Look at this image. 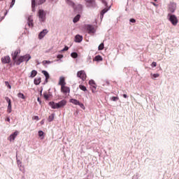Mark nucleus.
Here are the masks:
<instances>
[{"mask_svg": "<svg viewBox=\"0 0 179 179\" xmlns=\"http://www.w3.org/2000/svg\"><path fill=\"white\" fill-rule=\"evenodd\" d=\"M49 106L52 108L53 110L58 109V108H62V107H65L66 106V100L63 99L58 103H55L54 101H50L49 103Z\"/></svg>", "mask_w": 179, "mask_h": 179, "instance_id": "nucleus-1", "label": "nucleus"}, {"mask_svg": "<svg viewBox=\"0 0 179 179\" xmlns=\"http://www.w3.org/2000/svg\"><path fill=\"white\" fill-rule=\"evenodd\" d=\"M77 78H80V79H81L83 82H85V80H86V79L87 78V75L86 74V71H85L84 70L78 71Z\"/></svg>", "mask_w": 179, "mask_h": 179, "instance_id": "nucleus-2", "label": "nucleus"}, {"mask_svg": "<svg viewBox=\"0 0 179 179\" xmlns=\"http://www.w3.org/2000/svg\"><path fill=\"white\" fill-rule=\"evenodd\" d=\"M87 8H96L97 4L94 0H85Z\"/></svg>", "mask_w": 179, "mask_h": 179, "instance_id": "nucleus-3", "label": "nucleus"}, {"mask_svg": "<svg viewBox=\"0 0 179 179\" xmlns=\"http://www.w3.org/2000/svg\"><path fill=\"white\" fill-rule=\"evenodd\" d=\"M168 16H169V21L173 26H177V23H178V19H177V17L175 15L169 14Z\"/></svg>", "mask_w": 179, "mask_h": 179, "instance_id": "nucleus-4", "label": "nucleus"}, {"mask_svg": "<svg viewBox=\"0 0 179 179\" xmlns=\"http://www.w3.org/2000/svg\"><path fill=\"white\" fill-rule=\"evenodd\" d=\"M70 103H72V104H74L75 106H79L80 108H83V110H85V105L82 103H80L79 101L75 99H70Z\"/></svg>", "mask_w": 179, "mask_h": 179, "instance_id": "nucleus-5", "label": "nucleus"}, {"mask_svg": "<svg viewBox=\"0 0 179 179\" xmlns=\"http://www.w3.org/2000/svg\"><path fill=\"white\" fill-rule=\"evenodd\" d=\"M61 92L63 93V94H68V93L71 92V89L69 87H67L66 85H63L61 87Z\"/></svg>", "mask_w": 179, "mask_h": 179, "instance_id": "nucleus-6", "label": "nucleus"}, {"mask_svg": "<svg viewBox=\"0 0 179 179\" xmlns=\"http://www.w3.org/2000/svg\"><path fill=\"white\" fill-rule=\"evenodd\" d=\"M176 8H177V4H176L175 3H170V4L169 5V10L171 13H174Z\"/></svg>", "mask_w": 179, "mask_h": 179, "instance_id": "nucleus-7", "label": "nucleus"}, {"mask_svg": "<svg viewBox=\"0 0 179 179\" xmlns=\"http://www.w3.org/2000/svg\"><path fill=\"white\" fill-rule=\"evenodd\" d=\"M38 17L41 19V22H44L45 20V13L43 10H38Z\"/></svg>", "mask_w": 179, "mask_h": 179, "instance_id": "nucleus-8", "label": "nucleus"}, {"mask_svg": "<svg viewBox=\"0 0 179 179\" xmlns=\"http://www.w3.org/2000/svg\"><path fill=\"white\" fill-rule=\"evenodd\" d=\"M86 29L90 34L96 33V29H94V27L92 25H87Z\"/></svg>", "mask_w": 179, "mask_h": 179, "instance_id": "nucleus-9", "label": "nucleus"}, {"mask_svg": "<svg viewBox=\"0 0 179 179\" xmlns=\"http://www.w3.org/2000/svg\"><path fill=\"white\" fill-rule=\"evenodd\" d=\"M19 54H20V49L16 50L13 53L11 54L13 61H15Z\"/></svg>", "mask_w": 179, "mask_h": 179, "instance_id": "nucleus-10", "label": "nucleus"}, {"mask_svg": "<svg viewBox=\"0 0 179 179\" xmlns=\"http://www.w3.org/2000/svg\"><path fill=\"white\" fill-rule=\"evenodd\" d=\"M18 135H19V131H15L13 134H10V136L8 138V140L10 141V142H12L15 141V139L16 138V136H17Z\"/></svg>", "mask_w": 179, "mask_h": 179, "instance_id": "nucleus-11", "label": "nucleus"}, {"mask_svg": "<svg viewBox=\"0 0 179 179\" xmlns=\"http://www.w3.org/2000/svg\"><path fill=\"white\" fill-rule=\"evenodd\" d=\"M2 64H9L10 62V57L5 56L1 58Z\"/></svg>", "mask_w": 179, "mask_h": 179, "instance_id": "nucleus-12", "label": "nucleus"}, {"mask_svg": "<svg viewBox=\"0 0 179 179\" xmlns=\"http://www.w3.org/2000/svg\"><path fill=\"white\" fill-rule=\"evenodd\" d=\"M48 33V31L47 29H43L42 31L40 32L38 34V38L41 40V38H44L45 36V34Z\"/></svg>", "mask_w": 179, "mask_h": 179, "instance_id": "nucleus-13", "label": "nucleus"}, {"mask_svg": "<svg viewBox=\"0 0 179 179\" xmlns=\"http://www.w3.org/2000/svg\"><path fill=\"white\" fill-rule=\"evenodd\" d=\"M14 62L17 65H20L22 62H24L23 60V56H20L17 59H15V60H14Z\"/></svg>", "mask_w": 179, "mask_h": 179, "instance_id": "nucleus-14", "label": "nucleus"}, {"mask_svg": "<svg viewBox=\"0 0 179 179\" xmlns=\"http://www.w3.org/2000/svg\"><path fill=\"white\" fill-rule=\"evenodd\" d=\"M22 59H23L24 62H29V61H30V59H31V56H30V55H29V54H27V55L22 56Z\"/></svg>", "mask_w": 179, "mask_h": 179, "instance_id": "nucleus-15", "label": "nucleus"}, {"mask_svg": "<svg viewBox=\"0 0 179 179\" xmlns=\"http://www.w3.org/2000/svg\"><path fill=\"white\" fill-rule=\"evenodd\" d=\"M59 86H61V87H62V86H65V85H66V83H65V78L61 77L59 78Z\"/></svg>", "mask_w": 179, "mask_h": 179, "instance_id": "nucleus-16", "label": "nucleus"}, {"mask_svg": "<svg viewBox=\"0 0 179 179\" xmlns=\"http://www.w3.org/2000/svg\"><path fill=\"white\" fill-rule=\"evenodd\" d=\"M82 40H83V36H82L80 35H76L75 36L76 43H81Z\"/></svg>", "mask_w": 179, "mask_h": 179, "instance_id": "nucleus-17", "label": "nucleus"}, {"mask_svg": "<svg viewBox=\"0 0 179 179\" xmlns=\"http://www.w3.org/2000/svg\"><path fill=\"white\" fill-rule=\"evenodd\" d=\"M42 73L44 74L45 77V82L46 83H48V80L50 79V74L46 71H42Z\"/></svg>", "mask_w": 179, "mask_h": 179, "instance_id": "nucleus-18", "label": "nucleus"}, {"mask_svg": "<svg viewBox=\"0 0 179 179\" xmlns=\"http://www.w3.org/2000/svg\"><path fill=\"white\" fill-rule=\"evenodd\" d=\"M107 12H108V8H104L101 11V19H103V17H104V14L107 13Z\"/></svg>", "mask_w": 179, "mask_h": 179, "instance_id": "nucleus-19", "label": "nucleus"}, {"mask_svg": "<svg viewBox=\"0 0 179 179\" xmlns=\"http://www.w3.org/2000/svg\"><path fill=\"white\" fill-rule=\"evenodd\" d=\"M28 26L29 27H33L34 24H33V19L31 18V17H28Z\"/></svg>", "mask_w": 179, "mask_h": 179, "instance_id": "nucleus-20", "label": "nucleus"}, {"mask_svg": "<svg viewBox=\"0 0 179 179\" xmlns=\"http://www.w3.org/2000/svg\"><path fill=\"white\" fill-rule=\"evenodd\" d=\"M34 85H40L41 83V78L38 77L34 79Z\"/></svg>", "mask_w": 179, "mask_h": 179, "instance_id": "nucleus-21", "label": "nucleus"}, {"mask_svg": "<svg viewBox=\"0 0 179 179\" xmlns=\"http://www.w3.org/2000/svg\"><path fill=\"white\" fill-rule=\"evenodd\" d=\"M90 89L92 92V93H96V89H97V85H96V84L94 85H91Z\"/></svg>", "mask_w": 179, "mask_h": 179, "instance_id": "nucleus-22", "label": "nucleus"}, {"mask_svg": "<svg viewBox=\"0 0 179 179\" xmlns=\"http://www.w3.org/2000/svg\"><path fill=\"white\" fill-rule=\"evenodd\" d=\"M79 19H80V15H77L73 20V23H77V22H79Z\"/></svg>", "mask_w": 179, "mask_h": 179, "instance_id": "nucleus-23", "label": "nucleus"}, {"mask_svg": "<svg viewBox=\"0 0 179 179\" xmlns=\"http://www.w3.org/2000/svg\"><path fill=\"white\" fill-rule=\"evenodd\" d=\"M51 94L47 93V92H44L43 93V97L45 99V100H48V99H50Z\"/></svg>", "mask_w": 179, "mask_h": 179, "instance_id": "nucleus-24", "label": "nucleus"}, {"mask_svg": "<svg viewBox=\"0 0 179 179\" xmlns=\"http://www.w3.org/2000/svg\"><path fill=\"white\" fill-rule=\"evenodd\" d=\"M94 61H97V62H99V61H103V57H101V56H100V55H97V56H96V57H94Z\"/></svg>", "mask_w": 179, "mask_h": 179, "instance_id": "nucleus-25", "label": "nucleus"}, {"mask_svg": "<svg viewBox=\"0 0 179 179\" xmlns=\"http://www.w3.org/2000/svg\"><path fill=\"white\" fill-rule=\"evenodd\" d=\"M79 87L80 90H83V92H87V88L85 85H80Z\"/></svg>", "mask_w": 179, "mask_h": 179, "instance_id": "nucleus-26", "label": "nucleus"}, {"mask_svg": "<svg viewBox=\"0 0 179 179\" xmlns=\"http://www.w3.org/2000/svg\"><path fill=\"white\" fill-rule=\"evenodd\" d=\"M54 117H55V115L54 114H51L49 117L48 120L49 121V122H51L52 121H54Z\"/></svg>", "mask_w": 179, "mask_h": 179, "instance_id": "nucleus-27", "label": "nucleus"}, {"mask_svg": "<svg viewBox=\"0 0 179 179\" xmlns=\"http://www.w3.org/2000/svg\"><path fill=\"white\" fill-rule=\"evenodd\" d=\"M98 50H99V51H101V50H104V43H101L99 45Z\"/></svg>", "mask_w": 179, "mask_h": 179, "instance_id": "nucleus-28", "label": "nucleus"}, {"mask_svg": "<svg viewBox=\"0 0 179 179\" xmlns=\"http://www.w3.org/2000/svg\"><path fill=\"white\" fill-rule=\"evenodd\" d=\"M36 75H37V71L33 70V71H31L30 78H34Z\"/></svg>", "mask_w": 179, "mask_h": 179, "instance_id": "nucleus-29", "label": "nucleus"}, {"mask_svg": "<svg viewBox=\"0 0 179 179\" xmlns=\"http://www.w3.org/2000/svg\"><path fill=\"white\" fill-rule=\"evenodd\" d=\"M17 97H19L20 99H22L24 100V99H26V97L24 96V94H23V93H18L17 94Z\"/></svg>", "mask_w": 179, "mask_h": 179, "instance_id": "nucleus-30", "label": "nucleus"}, {"mask_svg": "<svg viewBox=\"0 0 179 179\" xmlns=\"http://www.w3.org/2000/svg\"><path fill=\"white\" fill-rule=\"evenodd\" d=\"M5 100L7 101V103H8V106H11L12 105V101H10V99H9V97L6 96L5 97Z\"/></svg>", "mask_w": 179, "mask_h": 179, "instance_id": "nucleus-31", "label": "nucleus"}, {"mask_svg": "<svg viewBox=\"0 0 179 179\" xmlns=\"http://www.w3.org/2000/svg\"><path fill=\"white\" fill-rule=\"evenodd\" d=\"M7 112L8 113V114H10V113H12V105H8V106Z\"/></svg>", "mask_w": 179, "mask_h": 179, "instance_id": "nucleus-32", "label": "nucleus"}, {"mask_svg": "<svg viewBox=\"0 0 179 179\" xmlns=\"http://www.w3.org/2000/svg\"><path fill=\"white\" fill-rule=\"evenodd\" d=\"M36 2L38 3V5H43V3H44V2H45V0H36Z\"/></svg>", "mask_w": 179, "mask_h": 179, "instance_id": "nucleus-33", "label": "nucleus"}, {"mask_svg": "<svg viewBox=\"0 0 179 179\" xmlns=\"http://www.w3.org/2000/svg\"><path fill=\"white\" fill-rule=\"evenodd\" d=\"M71 57H72V58H78V53L76 52H72L71 54Z\"/></svg>", "mask_w": 179, "mask_h": 179, "instance_id": "nucleus-34", "label": "nucleus"}, {"mask_svg": "<svg viewBox=\"0 0 179 179\" xmlns=\"http://www.w3.org/2000/svg\"><path fill=\"white\" fill-rule=\"evenodd\" d=\"M89 85L91 86H94V85H96V83H94V80H91L89 81Z\"/></svg>", "mask_w": 179, "mask_h": 179, "instance_id": "nucleus-35", "label": "nucleus"}, {"mask_svg": "<svg viewBox=\"0 0 179 179\" xmlns=\"http://www.w3.org/2000/svg\"><path fill=\"white\" fill-rule=\"evenodd\" d=\"M67 3L71 5V6H74L75 5V3H73V2H72L71 0H67Z\"/></svg>", "mask_w": 179, "mask_h": 179, "instance_id": "nucleus-36", "label": "nucleus"}, {"mask_svg": "<svg viewBox=\"0 0 179 179\" xmlns=\"http://www.w3.org/2000/svg\"><path fill=\"white\" fill-rule=\"evenodd\" d=\"M31 6L33 8H34L36 7V0H32Z\"/></svg>", "mask_w": 179, "mask_h": 179, "instance_id": "nucleus-37", "label": "nucleus"}, {"mask_svg": "<svg viewBox=\"0 0 179 179\" xmlns=\"http://www.w3.org/2000/svg\"><path fill=\"white\" fill-rule=\"evenodd\" d=\"M151 76H153V78H159L160 75L159 73H154V74L151 73Z\"/></svg>", "mask_w": 179, "mask_h": 179, "instance_id": "nucleus-38", "label": "nucleus"}, {"mask_svg": "<svg viewBox=\"0 0 179 179\" xmlns=\"http://www.w3.org/2000/svg\"><path fill=\"white\" fill-rule=\"evenodd\" d=\"M5 84L7 85V87H8V89H11L12 87L10 86V84H9V82L6 81Z\"/></svg>", "mask_w": 179, "mask_h": 179, "instance_id": "nucleus-39", "label": "nucleus"}, {"mask_svg": "<svg viewBox=\"0 0 179 179\" xmlns=\"http://www.w3.org/2000/svg\"><path fill=\"white\" fill-rule=\"evenodd\" d=\"M118 97H117V96H113L112 97V99H111V100L113 101H117V100H118Z\"/></svg>", "mask_w": 179, "mask_h": 179, "instance_id": "nucleus-40", "label": "nucleus"}, {"mask_svg": "<svg viewBox=\"0 0 179 179\" xmlns=\"http://www.w3.org/2000/svg\"><path fill=\"white\" fill-rule=\"evenodd\" d=\"M43 65H45L46 64H51V62L48 60H45L43 62Z\"/></svg>", "mask_w": 179, "mask_h": 179, "instance_id": "nucleus-41", "label": "nucleus"}, {"mask_svg": "<svg viewBox=\"0 0 179 179\" xmlns=\"http://www.w3.org/2000/svg\"><path fill=\"white\" fill-rule=\"evenodd\" d=\"M44 135V131H38V136H43Z\"/></svg>", "mask_w": 179, "mask_h": 179, "instance_id": "nucleus-42", "label": "nucleus"}, {"mask_svg": "<svg viewBox=\"0 0 179 179\" xmlns=\"http://www.w3.org/2000/svg\"><path fill=\"white\" fill-rule=\"evenodd\" d=\"M101 2H102V3H104L105 6H107L108 3L107 1H106V0H100Z\"/></svg>", "mask_w": 179, "mask_h": 179, "instance_id": "nucleus-43", "label": "nucleus"}, {"mask_svg": "<svg viewBox=\"0 0 179 179\" xmlns=\"http://www.w3.org/2000/svg\"><path fill=\"white\" fill-rule=\"evenodd\" d=\"M152 66L156 67L157 66V63H156V62H153L151 64Z\"/></svg>", "mask_w": 179, "mask_h": 179, "instance_id": "nucleus-44", "label": "nucleus"}, {"mask_svg": "<svg viewBox=\"0 0 179 179\" xmlns=\"http://www.w3.org/2000/svg\"><path fill=\"white\" fill-rule=\"evenodd\" d=\"M15 2H16V0H12L11 4H10V8H12L13 6V5H15Z\"/></svg>", "mask_w": 179, "mask_h": 179, "instance_id": "nucleus-45", "label": "nucleus"}, {"mask_svg": "<svg viewBox=\"0 0 179 179\" xmlns=\"http://www.w3.org/2000/svg\"><path fill=\"white\" fill-rule=\"evenodd\" d=\"M32 120H36V121H38V120H39L38 116H34L32 117Z\"/></svg>", "mask_w": 179, "mask_h": 179, "instance_id": "nucleus-46", "label": "nucleus"}, {"mask_svg": "<svg viewBox=\"0 0 179 179\" xmlns=\"http://www.w3.org/2000/svg\"><path fill=\"white\" fill-rule=\"evenodd\" d=\"M57 58H58L59 59H61V58H64V55H57Z\"/></svg>", "mask_w": 179, "mask_h": 179, "instance_id": "nucleus-47", "label": "nucleus"}, {"mask_svg": "<svg viewBox=\"0 0 179 179\" xmlns=\"http://www.w3.org/2000/svg\"><path fill=\"white\" fill-rule=\"evenodd\" d=\"M130 22L131 23H135L136 22V20L135 19H134V18H131V19H130Z\"/></svg>", "mask_w": 179, "mask_h": 179, "instance_id": "nucleus-48", "label": "nucleus"}, {"mask_svg": "<svg viewBox=\"0 0 179 179\" xmlns=\"http://www.w3.org/2000/svg\"><path fill=\"white\" fill-rule=\"evenodd\" d=\"M5 121H7V122H10V118H9V117H7L5 119Z\"/></svg>", "mask_w": 179, "mask_h": 179, "instance_id": "nucleus-49", "label": "nucleus"}, {"mask_svg": "<svg viewBox=\"0 0 179 179\" xmlns=\"http://www.w3.org/2000/svg\"><path fill=\"white\" fill-rule=\"evenodd\" d=\"M68 50H69V48H68V46H65L63 51H68Z\"/></svg>", "mask_w": 179, "mask_h": 179, "instance_id": "nucleus-50", "label": "nucleus"}, {"mask_svg": "<svg viewBox=\"0 0 179 179\" xmlns=\"http://www.w3.org/2000/svg\"><path fill=\"white\" fill-rule=\"evenodd\" d=\"M152 5H153L154 6H159L158 4H156L155 2H151Z\"/></svg>", "mask_w": 179, "mask_h": 179, "instance_id": "nucleus-51", "label": "nucleus"}, {"mask_svg": "<svg viewBox=\"0 0 179 179\" xmlns=\"http://www.w3.org/2000/svg\"><path fill=\"white\" fill-rule=\"evenodd\" d=\"M123 97H124V99H127V98H128V95L124 94H123Z\"/></svg>", "mask_w": 179, "mask_h": 179, "instance_id": "nucleus-52", "label": "nucleus"}, {"mask_svg": "<svg viewBox=\"0 0 179 179\" xmlns=\"http://www.w3.org/2000/svg\"><path fill=\"white\" fill-rule=\"evenodd\" d=\"M38 101H40V98H38Z\"/></svg>", "mask_w": 179, "mask_h": 179, "instance_id": "nucleus-53", "label": "nucleus"}, {"mask_svg": "<svg viewBox=\"0 0 179 179\" xmlns=\"http://www.w3.org/2000/svg\"><path fill=\"white\" fill-rule=\"evenodd\" d=\"M41 124H43V120L41 121Z\"/></svg>", "mask_w": 179, "mask_h": 179, "instance_id": "nucleus-54", "label": "nucleus"}, {"mask_svg": "<svg viewBox=\"0 0 179 179\" xmlns=\"http://www.w3.org/2000/svg\"><path fill=\"white\" fill-rule=\"evenodd\" d=\"M155 2L157 1V0H154Z\"/></svg>", "mask_w": 179, "mask_h": 179, "instance_id": "nucleus-55", "label": "nucleus"}, {"mask_svg": "<svg viewBox=\"0 0 179 179\" xmlns=\"http://www.w3.org/2000/svg\"><path fill=\"white\" fill-rule=\"evenodd\" d=\"M0 157H1V154H0Z\"/></svg>", "mask_w": 179, "mask_h": 179, "instance_id": "nucleus-56", "label": "nucleus"}]
</instances>
